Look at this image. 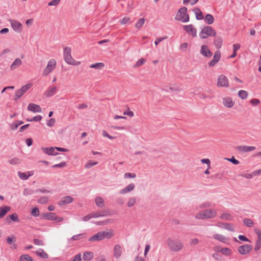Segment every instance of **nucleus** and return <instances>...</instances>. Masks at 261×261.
<instances>
[{
	"mask_svg": "<svg viewBox=\"0 0 261 261\" xmlns=\"http://www.w3.org/2000/svg\"><path fill=\"white\" fill-rule=\"evenodd\" d=\"M167 244L170 250L173 252H178L184 248V244L180 240H174L168 238Z\"/></svg>",
	"mask_w": 261,
	"mask_h": 261,
	"instance_id": "obj_1",
	"label": "nucleus"
},
{
	"mask_svg": "<svg viewBox=\"0 0 261 261\" xmlns=\"http://www.w3.org/2000/svg\"><path fill=\"white\" fill-rule=\"evenodd\" d=\"M217 215V212L215 209H206L198 213L195 216L197 219H208L215 217Z\"/></svg>",
	"mask_w": 261,
	"mask_h": 261,
	"instance_id": "obj_2",
	"label": "nucleus"
},
{
	"mask_svg": "<svg viewBox=\"0 0 261 261\" xmlns=\"http://www.w3.org/2000/svg\"><path fill=\"white\" fill-rule=\"evenodd\" d=\"M187 11L188 9L186 7H181L177 11L175 19L182 22H188L190 20V17L189 14H187Z\"/></svg>",
	"mask_w": 261,
	"mask_h": 261,
	"instance_id": "obj_3",
	"label": "nucleus"
},
{
	"mask_svg": "<svg viewBox=\"0 0 261 261\" xmlns=\"http://www.w3.org/2000/svg\"><path fill=\"white\" fill-rule=\"evenodd\" d=\"M71 49L69 47H66L64 49V59L65 61L68 64L78 65L80 62L75 61L71 55Z\"/></svg>",
	"mask_w": 261,
	"mask_h": 261,
	"instance_id": "obj_4",
	"label": "nucleus"
},
{
	"mask_svg": "<svg viewBox=\"0 0 261 261\" xmlns=\"http://www.w3.org/2000/svg\"><path fill=\"white\" fill-rule=\"evenodd\" d=\"M216 32L212 27L205 26L199 34V37L201 39H205L207 36H215Z\"/></svg>",
	"mask_w": 261,
	"mask_h": 261,
	"instance_id": "obj_5",
	"label": "nucleus"
},
{
	"mask_svg": "<svg viewBox=\"0 0 261 261\" xmlns=\"http://www.w3.org/2000/svg\"><path fill=\"white\" fill-rule=\"evenodd\" d=\"M32 85L31 83L27 84L16 91L14 100L17 101L31 87Z\"/></svg>",
	"mask_w": 261,
	"mask_h": 261,
	"instance_id": "obj_6",
	"label": "nucleus"
},
{
	"mask_svg": "<svg viewBox=\"0 0 261 261\" xmlns=\"http://www.w3.org/2000/svg\"><path fill=\"white\" fill-rule=\"evenodd\" d=\"M56 61L55 59L50 60L48 63L46 67L44 69L43 71V75H47L50 72H51L56 67Z\"/></svg>",
	"mask_w": 261,
	"mask_h": 261,
	"instance_id": "obj_7",
	"label": "nucleus"
},
{
	"mask_svg": "<svg viewBox=\"0 0 261 261\" xmlns=\"http://www.w3.org/2000/svg\"><path fill=\"white\" fill-rule=\"evenodd\" d=\"M253 247L251 245L245 244L238 248V251L241 255H246L250 253L252 250Z\"/></svg>",
	"mask_w": 261,
	"mask_h": 261,
	"instance_id": "obj_8",
	"label": "nucleus"
},
{
	"mask_svg": "<svg viewBox=\"0 0 261 261\" xmlns=\"http://www.w3.org/2000/svg\"><path fill=\"white\" fill-rule=\"evenodd\" d=\"M217 86L220 87H228L229 85L227 78L224 75L219 76Z\"/></svg>",
	"mask_w": 261,
	"mask_h": 261,
	"instance_id": "obj_9",
	"label": "nucleus"
},
{
	"mask_svg": "<svg viewBox=\"0 0 261 261\" xmlns=\"http://www.w3.org/2000/svg\"><path fill=\"white\" fill-rule=\"evenodd\" d=\"M221 53L219 50H217L214 54L213 59L208 63L210 67L214 66L220 60L221 58Z\"/></svg>",
	"mask_w": 261,
	"mask_h": 261,
	"instance_id": "obj_10",
	"label": "nucleus"
},
{
	"mask_svg": "<svg viewBox=\"0 0 261 261\" xmlns=\"http://www.w3.org/2000/svg\"><path fill=\"white\" fill-rule=\"evenodd\" d=\"M183 29L187 33L192 35L193 37L197 36V30L192 24L184 25Z\"/></svg>",
	"mask_w": 261,
	"mask_h": 261,
	"instance_id": "obj_11",
	"label": "nucleus"
},
{
	"mask_svg": "<svg viewBox=\"0 0 261 261\" xmlns=\"http://www.w3.org/2000/svg\"><path fill=\"white\" fill-rule=\"evenodd\" d=\"M200 54L206 58H210L213 55L212 52L206 45H202L201 46Z\"/></svg>",
	"mask_w": 261,
	"mask_h": 261,
	"instance_id": "obj_12",
	"label": "nucleus"
},
{
	"mask_svg": "<svg viewBox=\"0 0 261 261\" xmlns=\"http://www.w3.org/2000/svg\"><path fill=\"white\" fill-rule=\"evenodd\" d=\"M256 149L255 146H249L246 145L238 146L236 147V149L240 152H247Z\"/></svg>",
	"mask_w": 261,
	"mask_h": 261,
	"instance_id": "obj_13",
	"label": "nucleus"
},
{
	"mask_svg": "<svg viewBox=\"0 0 261 261\" xmlns=\"http://www.w3.org/2000/svg\"><path fill=\"white\" fill-rule=\"evenodd\" d=\"M10 23L13 29L17 32L20 33L22 30L21 24L16 20H10Z\"/></svg>",
	"mask_w": 261,
	"mask_h": 261,
	"instance_id": "obj_14",
	"label": "nucleus"
},
{
	"mask_svg": "<svg viewBox=\"0 0 261 261\" xmlns=\"http://www.w3.org/2000/svg\"><path fill=\"white\" fill-rule=\"evenodd\" d=\"M28 110L34 113H40L42 112L40 106L33 103L29 104Z\"/></svg>",
	"mask_w": 261,
	"mask_h": 261,
	"instance_id": "obj_15",
	"label": "nucleus"
},
{
	"mask_svg": "<svg viewBox=\"0 0 261 261\" xmlns=\"http://www.w3.org/2000/svg\"><path fill=\"white\" fill-rule=\"evenodd\" d=\"M41 149L43 152L49 155H58V153L55 151V147H42Z\"/></svg>",
	"mask_w": 261,
	"mask_h": 261,
	"instance_id": "obj_16",
	"label": "nucleus"
},
{
	"mask_svg": "<svg viewBox=\"0 0 261 261\" xmlns=\"http://www.w3.org/2000/svg\"><path fill=\"white\" fill-rule=\"evenodd\" d=\"M56 216L55 213L48 212L42 214L41 217L42 219L54 221L56 219Z\"/></svg>",
	"mask_w": 261,
	"mask_h": 261,
	"instance_id": "obj_17",
	"label": "nucleus"
},
{
	"mask_svg": "<svg viewBox=\"0 0 261 261\" xmlns=\"http://www.w3.org/2000/svg\"><path fill=\"white\" fill-rule=\"evenodd\" d=\"M73 200V199L72 197L70 196H66L64 197L63 198L61 199L60 201L58 202V204L60 206H63L66 205L68 203H71Z\"/></svg>",
	"mask_w": 261,
	"mask_h": 261,
	"instance_id": "obj_18",
	"label": "nucleus"
},
{
	"mask_svg": "<svg viewBox=\"0 0 261 261\" xmlns=\"http://www.w3.org/2000/svg\"><path fill=\"white\" fill-rule=\"evenodd\" d=\"M34 174V171H29L27 172H21L20 171H18V175L19 177L22 180H27L29 178V177L32 176Z\"/></svg>",
	"mask_w": 261,
	"mask_h": 261,
	"instance_id": "obj_19",
	"label": "nucleus"
},
{
	"mask_svg": "<svg viewBox=\"0 0 261 261\" xmlns=\"http://www.w3.org/2000/svg\"><path fill=\"white\" fill-rule=\"evenodd\" d=\"M122 247L118 244L116 245L114 248V256L117 258H119L122 254Z\"/></svg>",
	"mask_w": 261,
	"mask_h": 261,
	"instance_id": "obj_20",
	"label": "nucleus"
},
{
	"mask_svg": "<svg viewBox=\"0 0 261 261\" xmlns=\"http://www.w3.org/2000/svg\"><path fill=\"white\" fill-rule=\"evenodd\" d=\"M57 91V88L56 87H49L46 90L45 92V95L47 97H51L56 94Z\"/></svg>",
	"mask_w": 261,
	"mask_h": 261,
	"instance_id": "obj_21",
	"label": "nucleus"
},
{
	"mask_svg": "<svg viewBox=\"0 0 261 261\" xmlns=\"http://www.w3.org/2000/svg\"><path fill=\"white\" fill-rule=\"evenodd\" d=\"M223 103L225 107L227 108H232L234 105V102L232 101L231 98L226 97L223 98Z\"/></svg>",
	"mask_w": 261,
	"mask_h": 261,
	"instance_id": "obj_22",
	"label": "nucleus"
},
{
	"mask_svg": "<svg viewBox=\"0 0 261 261\" xmlns=\"http://www.w3.org/2000/svg\"><path fill=\"white\" fill-rule=\"evenodd\" d=\"M135 187V186L134 184H133V183L130 184L127 187H126L124 189L121 190L119 191V193L120 194H126L127 193H128V192L133 191Z\"/></svg>",
	"mask_w": 261,
	"mask_h": 261,
	"instance_id": "obj_23",
	"label": "nucleus"
},
{
	"mask_svg": "<svg viewBox=\"0 0 261 261\" xmlns=\"http://www.w3.org/2000/svg\"><path fill=\"white\" fill-rule=\"evenodd\" d=\"M109 211L106 210L103 211L101 212H95L92 213V216L93 218H97L99 217H103L110 215Z\"/></svg>",
	"mask_w": 261,
	"mask_h": 261,
	"instance_id": "obj_24",
	"label": "nucleus"
},
{
	"mask_svg": "<svg viewBox=\"0 0 261 261\" xmlns=\"http://www.w3.org/2000/svg\"><path fill=\"white\" fill-rule=\"evenodd\" d=\"M94 253L91 251H86L83 253V258L85 261H90L93 259Z\"/></svg>",
	"mask_w": 261,
	"mask_h": 261,
	"instance_id": "obj_25",
	"label": "nucleus"
},
{
	"mask_svg": "<svg viewBox=\"0 0 261 261\" xmlns=\"http://www.w3.org/2000/svg\"><path fill=\"white\" fill-rule=\"evenodd\" d=\"M103 240L102 234L101 231H99L94 234V236L91 237L89 239V241H101Z\"/></svg>",
	"mask_w": 261,
	"mask_h": 261,
	"instance_id": "obj_26",
	"label": "nucleus"
},
{
	"mask_svg": "<svg viewBox=\"0 0 261 261\" xmlns=\"http://www.w3.org/2000/svg\"><path fill=\"white\" fill-rule=\"evenodd\" d=\"M22 64V61L19 58H16L10 66L11 70H14Z\"/></svg>",
	"mask_w": 261,
	"mask_h": 261,
	"instance_id": "obj_27",
	"label": "nucleus"
},
{
	"mask_svg": "<svg viewBox=\"0 0 261 261\" xmlns=\"http://www.w3.org/2000/svg\"><path fill=\"white\" fill-rule=\"evenodd\" d=\"M214 44L217 48L219 49L222 47L223 40L220 36H217L214 39Z\"/></svg>",
	"mask_w": 261,
	"mask_h": 261,
	"instance_id": "obj_28",
	"label": "nucleus"
},
{
	"mask_svg": "<svg viewBox=\"0 0 261 261\" xmlns=\"http://www.w3.org/2000/svg\"><path fill=\"white\" fill-rule=\"evenodd\" d=\"M11 208L8 206H4L0 208V219L4 217L10 210Z\"/></svg>",
	"mask_w": 261,
	"mask_h": 261,
	"instance_id": "obj_29",
	"label": "nucleus"
},
{
	"mask_svg": "<svg viewBox=\"0 0 261 261\" xmlns=\"http://www.w3.org/2000/svg\"><path fill=\"white\" fill-rule=\"evenodd\" d=\"M96 205L99 208H102L105 206V203L103 198L101 197H97L95 199Z\"/></svg>",
	"mask_w": 261,
	"mask_h": 261,
	"instance_id": "obj_30",
	"label": "nucleus"
},
{
	"mask_svg": "<svg viewBox=\"0 0 261 261\" xmlns=\"http://www.w3.org/2000/svg\"><path fill=\"white\" fill-rule=\"evenodd\" d=\"M193 11L196 15V18L197 20H201L203 19L202 13L198 8H194Z\"/></svg>",
	"mask_w": 261,
	"mask_h": 261,
	"instance_id": "obj_31",
	"label": "nucleus"
},
{
	"mask_svg": "<svg viewBox=\"0 0 261 261\" xmlns=\"http://www.w3.org/2000/svg\"><path fill=\"white\" fill-rule=\"evenodd\" d=\"M102 238L110 239L113 236V231L110 230L109 231H101Z\"/></svg>",
	"mask_w": 261,
	"mask_h": 261,
	"instance_id": "obj_32",
	"label": "nucleus"
},
{
	"mask_svg": "<svg viewBox=\"0 0 261 261\" xmlns=\"http://www.w3.org/2000/svg\"><path fill=\"white\" fill-rule=\"evenodd\" d=\"M204 20L208 24H211L213 23L215 19L211 14H208L205 16Z\"/></svg>",
	"mask_w": 261,
	"mask_h": 261,
	"instance_id": "obj_33",
	"label": "nucleus"
},
{
	"mask_svg": "<svg viewBox=\"0 0 261 261\" xmlns=\"http://www.w3.org/2000/svg\"><path fill=\"white\" fill-rule=\"evenodd\" d=\"M222 254L226 256H230L232 254V251L231 249L228 248H223L219 251Z\"/></svg>",
	"mask_w": 261,
	"mask_h": 261,
	"instance_id": "obj_34",
	"label": "nucleus"
},
{
	"mask_svg": "<svg viewBox=\"0 0 261 261\" xmlns=\"http://www.w3.org/2000/svg\"><path fill=\"white\" fill-rule=\"evenodd\" d=\"M40 250L41 252L36 251V255L44 259H47L48 258V255L43 249H41Z\"/></svg>",
	"mask_w": 261,
	"mask_h": 261,
	"instance_id": "obj_35",
	"label": "nucleus"
},
{
	"mask_svg": "<svg viewBox=\"0 0 261 261\" xmlns=\"http://www.w3.org/2000/svg\"><path fill=\"white\" fill-rule=\"evenodd\" d=\"M243 221L244 225L247 227H251L254 225L253 221L250 219L245 218Z\"/></svg>",
	"mask_w": 261,
	"mask_h": 261,
	"instance_id": "obj_36",
	"label": "nucleus"
},
{
	"mask_svg": "<svg viewBox=\"0 0 261 261\" xmlns=\"http://www.w3.org/2000/svg\"><path fill=\"white\" fill-rule=\"evenodd\" d=\"M222 225L223 227H224L225 229L230 231H234L233 225L231 224L228 223H222Z\"/></svg>",
	"mask_w": 261,
	"mask_h": 261,
	"instance_id": "obj_37",
	"label": "nucleus"
},
{
	"mask_svg": "<svg viewBox=\"0 0 261 261\" xmlns=\"http://www.w3.org/2000/svg\"><path fill=\"white\" fill-rule=\"evenodd\" d=\"M105 66V64L103 63H96L95 64H92L90 66V68H95L98 69H101L103 68Z\"/></svg>",
	"mask_w": 261,
	"mask_h": 261,
	"instance_id": "obj_38",
	"label": "nucleus"
},
{
	"mask_svg": "<svg viewBox=\"0 0 261 261\" xmlns=\"http://www.w3.org/2000/svg\"><path fill=\"white\" fill-rule=\"evenodd\" d=\"M239 96L242 99H245L248 96V93L245 90H241L238 92Z\"/></svg>",
	"mask_w": 261,
	"mask_h": 261,
	"instance_id": "obj_39",
	"label": "nucleus"
},
{
	"mask_svg": "<svg viewBox=\"0 0 261 261\" xmlns=\"http://www.w3.org/2000/svg\"><path fill=\"white\" fill-rule=\"evenodd\" d=\"M254 231L257 235V239L256 243L261 244V230L258 228H254Z\"/></svg>",
	"mask_w": 261,
	"mask_h": 261,
	"instance_id": "obj_40",
	"label": "nucleus"
},
{
	"mask_svg": "<svg viewBox=\"0 0 261 261\" xmlns=\"http://www.w3.org/2000/svg\"><path fill=\"white\" fill-rule=\"evenodd\" d=\"M213 238L222 242H224L226 239L224 236L220 234H214L213 235Z\"/></svg>",
	"mask_w": 261,
	"mask_h": 261,
	"instance_id": "obj_41",
	"label": "nucleus"
},
{
	"mask_svg": "<svg viewBox=\"0 0 261 261\" xmlns=\"http://www.w3.org/2000/svg\"><path fill=\"white\" fill-rule=\"evenodd\" d=\"M20 261H33V258L28 254H23L20 256Z\"/></svg>",
	"mask_w": 261,
	"mask_h": 261,
	"instance_id": "obj_42",
	"label": "nucleus"
},
{
	"mask_svg": "<svg viewBox=\"0 0 261 261\" xmlns=\"http://www.w3.org/2000/svg\"><path fill=\"white\" fill-rule=\"evenodd\" d=\"M220 218L224 220L231 221L232 220V216L229 214H223L221 215Z\"/></svg>",
	"mask_w": 261,
	"mask_h": 261,
	"instance_id": "obj_43",
	"label": "nucleus"
},
{
	"mask_svg": "<svg viewBox=\"0 0 261 261\" xmlns=\"http://www.w3.org/2000/svg\"><path fill=\"white\" fill-rule=\"evenodd\" d=\"M144 22H145V19L144 18H140L136 22V23L135 24V27L136 28L139 29L142 27V25L144 24Z\"/></svg>",
	"mask_w": 261,
	"mask_h": 261,
	"instance_id": "obj_44",
	"label": "nucleus"
},
{
	"mask_svg": "<svg viewBox=\"0 0 261 261\" xmlns=\"http://www.w3.org/2000/svg\"><path fill=\"white\" fill-rule=\"evenodd\" d=\"M35 193H36V191H34V190H32V189L25 188L23 190V194L24 196H27V195H32L33 194Z\"/></svg>",
	"mask_w": 261,
	"mask_h": 261,
	"instance_id": "obj_45",
	"label": "nucleus"
},
{
	"mask_svg": "<svg viewBox=\"0 0 261 261\" xmlns=\"http://www.w3.org/2000/svg\"><path fill=\"white\" fill-rule=\"evenodd\" d=\"M42 117L40 115H37L36 116H34L32 119H27V121L29 122H32V121H40L42 119Z\"/></svg>",
	"mask_w": 261,
	"mask_h": 261,
	"instance_id": "obj_46",
	"label": "nucleus"
},
{
	"mask_svg": "<svg viewBox=\"0 0 261 261\" xmlns=\"http://www.w3.org/2000/svg\"><path fill=\"white\" fill-rule=\"evenodd\" d=\"M37 202L40 204H45L48 202V197L46 196H43L38 199Z\"/></svg>",
	"mask_w": 261,
	"mask_h": 261,
	"instance_id": "obj_47",
	"label": "nucleus"
},
{
	"mask_svg": "<svg viewBox=\"0 0 261 261\" xmlns=\"http://www.w3.org/2000/svg\"><path fill=\"white\" fill-rule=\"evenodd\" d=\"M31 214L34 217H38L39 215V208L38 207L33 208L31 212Z\"/></svg>",
	"mask_w": 261,
	"mask_h": 261,
	"instance_id": "obj_48",
	"label": "nucleus"
},
{
	"mask_svg": "<svg viewBox=\"0 0 261 261\" xmlns=\"http://www.w3.org/2000/svg\"><path fill=\"white\" fill-rule=\"evenodd\" d=\"M213 206V204L210 202H205L203 203H202L199 206V208H208Z\"/></svg>",
	"mask_w": 261,
	"mask_h": 261,
	"instance_id": "obj_49",
	"label": "nucleus"
},
{
	"mask_svg": "<svg viewBox=\"0 0 261 261\" xmlns=\"http://www.w3.org/2000/svg\"><path fill=\"white\" fill-rule=\"evenodd\" d=\"M136 202V198L134 197L130 198L127 203L128 207H130L134 206Z\"/></svg>",
	"mask_w": 261,
	"mask_h": 261,
	"instance_id": "obj_50",
	"label": "nucleus"
},
{
	"mask_svg": "<svg viewBox=\"0 0 261 261\" xmlns=\"http://www.w3.org/2000/svg\"><path fill=\"white\" fill-rule=\"evenodd\" d=\"M124 177L125 178H134L136 177V174L134 173L127 172L124 174Z\"/></svg>",
	"mask_w": 261,
	"mask_h": 261,
	"instance_id": "obj_51",
	"label": "nucleus"
},
{
	"mask_svg": "<svg viewBox=\"0 0 261 261\" xmlns=\"http://www.w3.org/2000/svg\"><path fill=\"white\" fill-rule=\"evenodd\" d=\"M10 218L13 221H19V219L18 215L16 213H13L12 215L9 216Z\"/></svg>",
	"mask_w": 261,
	"mask_h": 261,
	"instance_id": "obj_52",
	"label": "nucleus"
},
{
	"mask_svg": "<svg viewBox=\"0 0 261 261\" xmlns=\"http://www.w3.org/2000/svg\"><path fill=\"white\" fill-rule=\"evenodd\" d=\"M81 254L78 253L75 255L72 259L69 261H81Z\"/></svg>",
	"mask_w": 261,
	"mask_h": 261,
	"instance_id": "obj_53",
	"label": "nucleus"
},
{
	"mask_svg": "<svg viewBox=\"0 0 261 261\" xmlns=\"http://www.w3.org/2000/svg\"><path fill=\"white\" fill-rule=\"evenodd\" d=\"M20 163V160L17 158H13L9 161V163L12 165H16Z\"/></svg>",
	"mask_w": 261,
	"mask_h": 261,
	"instance_id": "obj_54",
	"label": "nucleus"
},
{
	"mask_svg": "<svg viewBox=\"0 0 261 261\" xmlns=\"http://www.w3.org/2000/svg\"><path fill=\"white\" fill-rule=\"evenodd\" d=\"M66 165L65 162H63L58 164H55L52 166L53 168H63Z\"/></svg>",
	"mask_w": 261,
	"mask_h": 261,
	"instance_id": "obj_55",
	"label": "nucleus"
},
{
	"mask_svg": "<svg viewBox=\"0 0 261 261\" xmlns=\"http://www.w3.org/2000/svg\"><path fill=\"white\" fill-rule=\"evenodd\" d=\"M226 159L228 161H229V162H231L232 164H233L234 165H238L239 164V161L238 160H236L235 159V158L233 156L230 159Z\"/></svg>",
	"mask_w": 261,
	"mask_h": 261,
	"instance_id": "obj_56",
	"label": "nucleus"
},
{
	"mask_svg": "<svg viewBox=\"0 0 261 261\" xmlns=\"http://www.w3.org/2000/svg\"><path fill=\"white\" fill-rule=\"evenodd\" d=\"M34 243L36 245L43 246V242L42 240L37 239H35L33 240Z\"/></svg>",
	"mask_w": 261,
	"mask_h": 261,
	"instance_id": "obj_57",
	"label": "nucleus"
},
{
	"mask_svg": "<svg viewBox=\"0 0 261 261\" xmlns=\"http://www.w3.org/2000/svg\"><path fill=\"white\" fill-rule=\"evenodd\" d=\"M239 239L242 241H245L250 242L251 241L248 239L246 236L244 235H239L238 237Z\"/></svg>",
	"mask_w": 261,
	"mask_h": 261,
	"instance_id": "obj_58",
	"label": "nucleus"
},
{
	"mask_svg": "<svg viewBox=\"0 0 261 261\" xmlns=\"http://www.w3.org/2000/svg\"><path fill=\"white\" fill-rule=\"evenodd\" d=\"M84 234V233H81V234L74 235L71 238V240H73V241L79 240L81 239V237L83 236Z\"/></svg>",
	"mask_w": 261,
	"mask_h": 261,
	"instance_id": "obj_59",
	"label": "nucleus"
},
{
	"mask_svg": "<svg viewBox=\"0 0 261 261\" xmlns=\"http://www.w3.org/2000/svg\"><path fill=\"white\" fill-rule=\"evenodd\" d=\"M16 241V238L15 237H8L7 238V242L9 244H12L13 242H15Z\"/></svg>",
	"mask_w": 261,
	"mask_h": 261,
	"instance_id": "obj_60",
	"label": "nucleus"
},
{
	"mask_svg": "<svg viewBox=\"0 0 261 261\" xmlns=\"http://www.w3.org/2000/svg\"><path fill=\"white\" fill-rule=\"evenodd\" d=\"M201 162L203 164H206L208 166V168L211 167V161L208 159H203L201 160Z\"/></svg>",
	"mask_w": 261,
	"mask_h": 261,
	"instance_id": "obj_61",
	"label": "nucleus"
},
{
	"mask_svg": "<svg viewBox=\"0 0 261 261\" xmlns=\"http://www.w3.org/2000/svg\"><path fill=\"white\" fill-rule=\"evenodd\" d=\"M259 100L256 98H253L251 99L250 103L254 106H257L259 103Z\"/></svg>",
	"mask_w": 261,
	"mask_h": 261,
	"instance_id": "obj_62",
	"label": "nucleus"
},
{
	"mask_svg": "<svg viewBox=\"0 0 261 261\" xmlns=\"http://www.w3.org/2000/svg\"><path fill=\"white\" fill-rule=\"evenodd\" d=\"M145 62V60L144 59H139L136 63V66L138 67L142 65H143Z\"/></svg>",
	"mask_w": 261,
	"mask_h": 261,
	"instance_id": "obj_63",
	"label": "nucleus"
},
{
	"mask_svg": "<svg viewBox=\"0 0 261 261\" xmlns=\"http://www.w3.org/2000/svg\"><path fill=\"white\" fill-rule=\"evenodd\" d=\"M55 123V119L54 118L50 119L47 122V125L49 127L53 126Z\"/></svg>",
	"mask_w": 261,
	"mask_h": 261,
	"instance_id": "obj_64",
	"label": "nucleus"
}]
</instances>
